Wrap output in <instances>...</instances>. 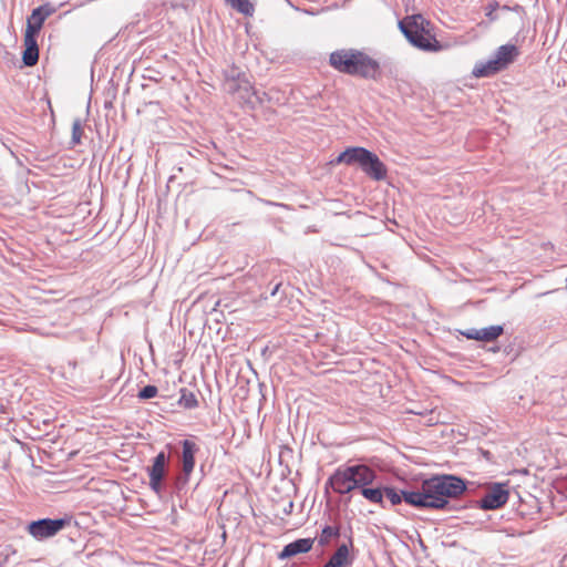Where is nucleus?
<instances>
[{
  "label": "nucleus",
  "instance_id": "obj_13",
  "mask_svg": "<svg viewBox=\"0 0 567 567\" xmlns=\"http://www.w3.org/2000/svg\"><path fill=\"white\" fill-rule=\"evenodd\" d=\"M38 34L24 33V51L22 61L27 66H33L39 60V47L37 42Z\"/></svg>",
  "mask_w": 567,
  "mask_h": 567
},
{
  "label": "nucleus",
  "instance_id": "obj_8",
  "mask_svg": "<svg viewBox=\"0 0 567 567\" xmlns=\"http://www.w3.org/2000/svg\"><path fill=\"white\" fill-rule=\"evenodd\" d=\"M508 489L505 484L495 483L489 486L484 496L478 501L480 507L486 511L497 509L508 501Z\"/></svg>",
  "mask_w": 567,
  "mask_h": 567
},
{
  "label": "nucleus",
  "instance_id": "obj_2",
  "mask_svg": "<svg viewBox=\"0 0 567 567\" xmlns=\"http://www.w3.org/2000/svg\"><path fill=\"white\" fill-rule=\"evenodd\" d=\"M329 64L338 72L365 80L381 78L380 63L357 49H340L330 53Z\"/></svg>",
  "mask_w": 567,
  "mask_h": 567
},
{
  "label": "nucleus",
  "instance_id": "obj_21",
  "mask_svg": "<svg viewBox=\"0 0 567 567\" xmlns=\"http://www.w3.org/2000/svg\"><path fill=\"white\" fill-rule=\"evenodd\" d=\"M361 494L364 498L372 503L380 504L382 507L383 505V488L377 487V488H370L367 486L361 487Z\"/></svg>",
  "mask_w": 567,
  "mask_h": 567
},
{
  "label": "nucleus",
  "instance_id": "obj_1",
  "mask_svg": "<svg viewBox=\"0 0 567 567\" xmlns=\"http://www.w3.org/2000/svg\"><path fill=\"white\" fill-rule=\"evenodd\" d=\"M466 489L462 478L453 475L433 476L425 480L417 491H400L394 487H384L385 496L392 505H399L402 501L406 504L430 509L450 508L449 498L461 495Z\"/></svg>",
  "mask_w": 567,
  "mask_h": 567
},
{
  "label": "nucleus",
  "instance_id": "obj_18",
  "mask_svg": "<svg viewBox=\"0 0 567 567\" xmlns=\"http://www.w3.org/2000/svg\"><path fill=\"white\" fill-rule=\"evenodd\" d=\"M226 4L230 6L237 12L251 17L255 12V6L250 0H224Z\"/></svg>",
  "mask_w": 567,
  "mask_h": 567
},
{
  "label": "nucleus",
  "instance_id": "obj_9",
  "mask_svg": "<svg viewBox=\"0 0 567 567\" xmlns=\"http://www.w3.org/2000/svg\"><path fill=\"white\" fill-rule=\"evenodd\" d=\"M166 464L167 455L165 452H159L153 458V464L147 467L150 487L157 495H159L163 491V481L166 476Z\"/></svg>",
  "mask_w": 567,
  "mask_h": 567
},
{
  "label": "nucleus",
  "instance_id": "obj_10",
  "mask_svg": "<svg viewBox=\"0 0 567 567\" xmlns=\"http://www.w3.org/2000/svg\"><path fill=\"white\" fill-rule=\"evenodd\" d=\"M352 473L349 466H341L329 477L327 485L338 494H348L357 488Z\"/></svg>",
  "mask_w": 567,
  "mask_h": 567
},
{
  "label": "nucleus",
  "instance_id": "obj_22",
  "mask_svg": "<svg viewBox=\"0 0 567 567\" xmlns=\"http://www.w3.org/2000/svg\"><path fill=\"white\" fill-rule=\"evenodd\" d=\"M178 404L185 409H195L198 406V400L192 391L184 388L181 390Z\"/></svg>",
  "mask_w": 567,
  "mask_h": 567
},
{
  "label": "nucleus",
  "instance_id": "obj_14",
  "mask_svg": "<svg viewBox=\"0 0 567 567\" xmlns=\"http://www.w3.org/2000/svg\"><path fill=\"white\" fill-rule=\"evenodd\" d=\"M349 470L353 472L352 477L355 480L357 488L372 484L377 477L375 472L364 464L349 465Z\"/></svg>",
  "mask_w": 567,
  "mask_h": 567
},
{
  "label": "nucleus",
  "instance_id": "obj_15",
  "mask_svg": "<svg viewBox=\"0 0 567 567\" xmlns=\"http://www.w3.org/2000/svg\"><path fill=\"white\" fill-rule=\"evenodd\" d=\"M352 546V539L349 544H341L333 555L328 559L336 567H351L354 558L350 555L349 548Z\"/></svg>",
  "mask_w": 567,
  "mask_h": 567
},
{
  "label": "nucleus",
  "instance_id": "obj_26",
  "mask_svg": "<svg viewBox=\"0 0 567 567\" xmlns=\"http://www.w3.org/2000/svg\"><path fill=\"white\" fill-rule=\"evenodd\" d=\"M498 9L502 10V11H514V12L519 13V14L525 12L524 8L522 6H519V4H515L514 7H509L507 4H503V6H499Z\"/></svg>",
  "mask_w": 567,
  "mask_h": 567
},
{
  "label": "nucleus",
  "instance_id": "obj_17",
  "mask_svg": "<svg viewBox=\"0 0 567 567\" xmlns=\"http://www.w3.org/2000/svg\"><path fill=\"white\" fill-rule=\"evenodd\" d=\"M518 49L513 44H504L501 45L496 52L495 56L502 63V65L506 69L511 63L514 62L515 58L518 55Z\"/></svg>",
  "mask_w": 567,
  "mask_h": 567
},
{
  "label": "nucleus",
  "instance_id": "obj_12",
  "mask_svg": "<svg viewBox=\"0 0 567 567\" xmlns=\"http://www.w3.org/2000/svg\"><path fill=\"white\" fill-rule=\"evenodd\" d=\"M315 539L299 538L287 544L284 549L278 554L279 559L293 557L298 554H305L311 550Z\"/></svg>",
  "mask_w": 567,
  "mask_h": 567
},
{
  "label": "nucleus",
  "instance_id": "obj_3",
  "mask_svg": "<svg viewBox=\"0 0 567 567\" xmlns=\"http://www.w3.org/2000/svg\"><path fill=\"white\" fill-rule=\"evenodd\" d=\"M399 28L408 41L421 51L440 52L444 48L435 37L432 22L420 13L402 19Z\"/></svg>",
  "mask_w": 567,
  "mask_h": 567
},
{
  "label": "nucleus",
  "instance_id": "obj_16",
  "mask_svg": "<svg viewBox=\"0 0 567 567\" xmlns=\"http://www.w3.org/2000/svg\"><path fill=\"white\" fill-rule=\"evenodd\" d=\"M504 69L505 68L502 65V63L498 61V59L494 55L491 60L476 64L473 70V74L476 78H484V76L493 75Z\"/></svg>",
  "mask_w": 567,
  "mask_h": 567
},
{
  "label": "nucleus",
  "instance_id": "obj_27",
  "mask_svg": "<svg viewBox=\"0 0 567 567\" xmlns=\"http://www.w3.org/2000/svg\"><path fill=\"white\" fill-rule=\"evenodd\" d=\"M478 330L480 329L472 328V329H468V330L462 332V334L464 337H466L467 339L477 340L478 341V336H480Z\"/></svg>",
  "mask_w": 567,
  "mask_h": 567
},
{
  "label": "nucleus",
  "instance_id": "obj_4",
  "mask_svg": "<svg viewBox=\"0 0 567 567\" xmlns=\"http://www.w3.org/2000/svg\"><path fill=\"white\" fill-rule=\"evenodd\" d=\"M337 163L347 165L358 164L362 172L374 181H382L386 177V167L373 152L355 146L346 148L338 157Z\"/></svg>",
  "mask_w": 567,
  "mask_h": 567
},
{
  "label": "nucleus",
  "instance_id": "obj_6",
  "mask_svg": "<svg viewBox=\"0 0 567 567\" xmlns=\"http://www.w3.org/2000/svg\"><path fill=\"white\" fill-rule=\"evenodd\" d=\"M182 473L176 478L178 489L183 488L189 482V477L195 467V455L199 451L198 445L192 440L182 442Z\"/></svg>",
  "mask_w": 567,
  "mask_h": 567
},
{
  "label": "nucleus",
  "instance_id": "obj_19",
  "mask_svg": "<svg viewBox=\"0 0 567 567\" xmlns=\"http://www.w3.org/2000/svg\"><path fill=\"white\" fill-rule=\"evenodd\" d=\"M504 332L503 326H489L478 330V341L491 342L496 340Z\"/></svg>",
  "mask_w": 567,
  "mask_h": 567
},
{
  "label": "nucleus",
  "instance_id": "obj_23",
  "mask_svg": "<svg viewBox=\"0 0 567 567\" xmlns=\"http://www.w3.org/2000/svg\"><path fill=\"white\" fill-rule=\"evenodd\" d=\"M82 134H83V128H82L81 121L79 118H76L72 123V138H71L72 146H75L81 143Z\"/></svg>",
  "mask_w": 567,
  "mask_h": 567
},
{
  "label": "nucleus",
  "instance_id": "obj_7",
  "mask_svg": "<svg viewBox=\"0 0 567 567\" xmlns=\"http://www.w3.org/2000/svg\"><path fill=\"white\" fill-rule=\"evenodd\" d=\"M225 81H224V90L230 94H235L237 92H243V99H249L252 93V86L246 78V74L243 73L238 68L230 66L224 72Z\"/></svg>",
  "mask_w": 567,
  "mask_h": 567
},
{
  "label": "nucleus",
  "instance_id": "obj_11",
  "mask_svg": "<svg viewBox=\"0 0 567 567\" xmlns=\"http://www.w3.org/2000/svg\"><path fill=\"white\" fill-rule=\"evenodd\" d=\"M55 11V6L49 2L33 9L31 14L27 19L25 32L39 34L45 19L52 16Z\"/></svg>",
  "mask_w": 567,
  "mask_h": 567
},
{
  "label": "nucleus",
  "instance_id": "obj_24",
  "mask_svg": "<svg viewBox=\"0 0 567 567\" xmlns=\"http://www.w3.org/2000/svg\"><path fill=\"white\" fill-rule=\"evenodd\" d=\"M158 390L155 385H145L140 392L138 398L143 400L155 398Z\"/></svg>",
  "mask_w": 567,
  "mask_h": 567
},
{
  "label": "nucleus",
  "instance_id": "obj_5",
  "mask_svg": "<svg viewBox=\"0 0 567 567\" xmlns=\"http://www.w3.org/2000/svg\"><path fill=\"white\" fill-rule=\"evenodd\" d=\"M71 518H41L30 522L25 529L37 540H44L59 534L69 526Z\"/></svg>",
  "mask_w": 567,
  "mask_h": 567
},
{
  "label": "nucleus",
  "instance_id": "obj_20",
  "mask_svg": "<svg viewBox=\"0 0 567 567\" xmlns=\"http://www.w3.org/2000/svg\"><path fill=\"white\" fill-rule=\"evenodd\" d=\"M340 536V528L338 526H330L326 525L322 530L321 535L318 539V543L320 546H327L331 539H336Z\"/></svg>",
  "mask_w": 567,
  "mask_h": 567
},
{
  "label": "nucleus",
  "instance_id": "obj_25",
  "mask_svg": "<svg viewBox=\"0 0 567 567\" xmlns=\"http://www.w3.org/2000/svg\"><path fill=\"white\" fill-rule=\"evenodd\" d=\"M499 3L497 1H492L485 7V16L491 22H494L498 19L495 14V11L498 10Z\"/></svg>",
  "mask_w": 567,
  "mask_h": 567
},
{
  "label": "nucleus",
  "instance_id": "obj_28",
  "mask_svg": "<svg viewBox=\"0 0 567 567\" xmlns=\"http://www.w3.org/2000/svg\"><path fill=\"white\" fill-rule=\"evenodd\" d=\"M292 508H293V503L292 502H288L287 506L284 509L285 514L289 515L292 512Z\"/></svg>",
  "mask_w": 567,
  "mask_h": 567
},
{
  "label": "nucleus",
  "instance_id": "obj_30",
  "mask_svg": "<svg viewBox=\"0 0 567 567\" xmlns=\"http://www.w3.org/2000/svg\"><path fill=\"white\" fill-rule=\"evenodd\" d=\"M278 288H279V285H276V287H275V288H274V290L271 291V295H275V293L277 292Z\"/></svg>",
  "mask_w": 567,
  "mask_h": 567
},
{
  "label": "nucleus",
  "instance_id": "obj_29",
  "mask_svg": "<svg viewBox=\"0 0 567 567\" xmlns=\"http://www.w3.org/2000/svg\"><path fill=\"white\" fill-rule=\"evenodd\" d=\"M322 567H336L331 563L327 561Z\"/></svg>",
  "mask_w": 567,
  "mask_h": 567
}]
</instances>
